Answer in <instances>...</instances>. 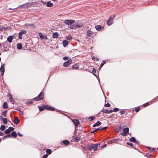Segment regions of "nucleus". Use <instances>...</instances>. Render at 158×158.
Returning <instances> with one entry per match:
<instances>
[{
	"label": "nucleus",
	"mask_w": 158,
	"mask_h": 158,
	"mask_svg": "<svg viewBox=\"0 0 158 158\" xmlns=\"http://www.w3.org/2000/svg\"><path fill=\"white\" fill-rule=\"evenodd\" d=\"M35 5V3L34 2H27L24 4L20 6L15 8H9V9L10 10H15L17 9L19 7H21L24 8H30L31 7H33Z\"/></svg>",
	"instance_id": "obj_1"
},
{
	"label": "nucleus",
	"mask_w": 158,
	"mask_h": 158,
	"mask_svg": "<svg viewBox=\"0 0 158 158\" xmlns=\"http://www.w3.org/2000/svg\"><path fill=\"white\" fill-rule=\"evenodd\" d=\"M98 145V144H94L90 145L88 147L89 150H93L94 151H95L97 150V148Z\"/></svg>",
	"instance_id": "obj_2"
},
{
	"label": "nucleus",
	"mask_w": 158,
	"mask_h": 158,
	"mask_svg": "<svg viewBox=\"0 0 158 158\" xmlns=\"http://www.w3.org/2000/svg\"><path fill=\"white\" fill-rule=\"evenodd\" d=\"M44 98V92H41L40 94L37 97L34 98L33 100L34 101H38L43 100Z\"/></svg>",
	"instance_id": "obj_3"
},
{
	"label": "nucleus",
	"mask_w": 158,
	"mask_h": 158,
	"mask_svg": "<svg viewBox=\"0 0 158 158\" xmlns=\"http://www.w3.org/2000/svg\"><path fill=\"white\" fill-rule=\"evenodd\" d=\"M75 22V21L74 20L66 19L64 21V24L68 25H71Z\"/></svg>",
	"instance_id": "obj_4"
},
{
	"label": "nucleus",
	"mask_w": 158,
	"mask_h": 158,
	"mask_svg": "<svg viewBox=\"0 0 158 158\" xmlns=\"http://www.w3.org/2000/svg\"><path fill=\"white\" fill-rule=\"evenodd\" d=\"M115 15H114L113 17L110 16V17L109 19L107 21V24L108 26H110L112 24V22H113V20L112 19L114 18L115 17Z\"/></svg>",
	"instance_id": "obj_5"
},
{
	"label": "nucleus",
	"mask_w": 158,
	"mask_h": 158,
	"mask_svg": "<svg viewBox=\"0 0 158 158\" xmlns=\"http://www.w3.org/2000/svg\"><path fill=\"white\" fill-rule=\"evenodd\" d=\"M72 60L71 59H69L64 63L63 64V66L64 67H67L68 65L71 64L72 63Z\"/></svg>",
	"instance_id": "obj_6"
},
{
	"label": "nucleus",
	"mask_w": 158,
	"mask_h": 158,
	"mask_svg": "<svg viewBox=\"0 0 158 158\" xmlns=\"http://www.w3.org/2000/svg\"><path fill=\"white\" fill-rule=\"evenodd\" d=\"M24 26L26 28H28L29 27H31L35 28V24H27L25 25Z\"/></svg>",
	"instance_id": "obj_7"
},
{
	"label": "nucleus",
	"mask_w": 158,
	"mask_h": 158,
	"mask_svg": "<svg viewBox=\"0 0 158 158\" xmlns=\"http://www.w3.org/2000/svg\"><path fill=\"white\" fill-rule=\"evenodd\" d=\"M0 71L2 73V75H3L5 72L4 65L3 64L1 65L0 68Z\"/></svg>",
	"instance_id": "obj_8"
},
{
	"label": "nucleus",
	"mask_w": 158,
	"mask_h": 158,
	"mask_svg": "<svg viewBox=\"0 0 158 158\" xmlns=\"http://www.w3.org/2000/svg\"><path fill=\"white\" fill-rule=\"evenodd\" d=\"M130 141L132 142L135 143L137 144H138L139 143V141H137L135 138L134 137H131L130 139Z\"/></svg>",
	"instance_id": "obj_9"
},
{
	"label": "nucleus",
	"mask_w": 158,
	"mask_h": 158,
	"mask_svg": "<svg viewBox=\"0 0 158 158\" xmlns=\"http://www.w3.org/2000/svg\"><path fill=\"white\" fill-rule=\"evenodd\" d=\"M45 109L51 111H54L55 109V108L53 107L48 106L47 105L45 106Z\"/></svg>",
	"instance_id": "obj_10"
},
{
	"label": "nucleus",
	"mask_w": 158,
	"mask_h": 158,
	"mask_svg": "<svg viewBox=\"0 0 158 158\" xmlns=\"http://www.w3.org/2000/svg\"><path fill=\"white\" fill-rule=\"evenodd\" d=\"M101 111L105 113L109 114L113 112V110H107L106 109L102 110Z\"/></svg>",
	"instance_id": "obj_11"
},
{
	"label": "nucleus",
	"mask_w": 158,
	"mask_h": 158,
	"mask_svg": "<svg viewBox=\"0 0 158 158\" xmlns=\"http://www.w3.org/2000/svg\"><path fill=\"white\" fill-rule=\"evenodd\" d=\"M73 122L76 127H77L79 123V121L77 119H73Z\"/></svg>",
	"instance_id": "obj_12"
},
{
	"label": "nucleus",
	"mask_w": 158,
	"mask_h": 158,
	"mask_svg": "<svg viewBox=\"0 0 158 158\" xmlns=\"http://www.w3.org/2000/svg\"><path fill=\"white\" fill-rule=\"evenodd\" d=\"M39 35L40 38L43 39H46L47 40L48 39V37L47 36L44 35H42V34L41 33H39Z\"/></svg>",
	"instance_id": "obj_13"
},
{
	"label": "nucleus",
	"mask_w": 158,
	"mask_h": 158,
	"mask_svg": "<svg viewBox=\"0 0 158 158\" xmlns=\"http://www.w3.org/2000/svg\"><path fill=\"white\" fill-rule=\"evenodd\" d=\"M20 122V120L18 119L17 117H15L14 120V123L16 125L18 124Z\"/></svg>",
	"instance_id": "obj_14"
},
{
	"label": "nucleus",
	"mask_w": 158,
	"mask_h": 158,
	"mask_svg": "<svg viewBox=\"0 0 158 158\" xmlns=\"http://www.w3.org/2000/svg\"><path fill=\"white\" fill-rule=\"evenodd\" d=\"M10 135V136H11L12 137H14L15 138L17 136V134L15 131H14L12 132Z\"/></svg>",
	"instance_id": "obj_15"
},
{
	"label": "nucleus",
	"mask_w": 158,
	"mask_h": 158,
	"mask_svg": "<svg viewBox=\"0 0 158 158\" xmlns=\"http://www.w3.org/2000/svg\"><path fill=\"white\" fill-rule=\"evenodd\" d=\"M13 40V36L10 35L7 38V40L9 43H11Z\"/></svg>",
	"instance_id": "obj_16"
},
{
	"label": "nucleus",
	"mask_w": 158,
	"mask_h": 158,
	"mask_svg": "<svg viewBox=\"0 0 158 158\" xmlns=\"http://www.w3.org/2000/svg\"><path fill=\"white\" fill-rule=\"evenodd\" d=\"M53 4L52 3H51L50 1L46 3V6L49 7H52L53 6Z\"/></svg>",
	"instance_id": "obj_17"
},
{
	"label": "nucleus",
	"mask_w": 158,
	"mask_h": 158,
	"mask_svg": "<svg viewBox=\"0 0 158 158\" xmlns=\"http://www.w3.org/2000/svg\"><path fill=\"white\" fill-rule=\"evenodd\" d=\"M52 37L54 38H57L58 37V34L57 32H56L53 33Z\"/></svg>",
	"instance_id": "obj_18"
},
{
	"label": "nucleus",
	"mask_w": 158,
	"mask_h": 158,
	"mask_svg": "<svg viewBox=\"0 0 158 158\" xmlns=\"http://www.w3.org/2000/svg\"><path fill=\"white\" fill-rule=\"evenodd\" d=\"M63 44L64 47H65L68 44V42L66 40H64L63 42Z\"/></svg>",
	"instance_id": "obj_19"
},
{
	"label": "nucleus",
	"mask_w": 158,
	"mask_h": 158,
	"mask_svg": "<svg viewBox=\"0 0 158 158\" xmlns=\"http://www.w3.org/2000/svg\"><path fill=\"white\" fill-rule=\"evenodd\" d=\"M101 123L100 121H98L96 123L94 124L93 126V127H95L96 126H99L101 124Z\"/></svg>",
	"instance_id": "obj_20"
},
{
	"label": "nucleus",
	"mask_w": 158,
	"mask_h": 158,
	"mask_svg": "<svg viewBox=\"0 0 158 158\" xmlns=\"http://www.w3.org/2000/svg\"><path fill=\"white\" fill-rule=\"evenodd\" d=\"M93 34V33L92 31L90 30H88L87 31V35L88 36H90L91 35Z\"/></svg>",
	"instance_id": "obj_21"
},
{
	"label": "nucleus",
	"mask_w": 158,
	"mask_h": 158,
	"mask_svg": "<svg viewBox=\"0 0 158 158\" xmlns=\"http://www.w3.org/2000/svg\"><path fill=\"white\" fill-rule=\"evenodd\" d=\"M76 29L77 28H81L82 27H83V25L81 24H76Z\"/></svg>",
	"instance_id": "obj_22"
},
{
	"label": "nucleus",
	"mask_w": 158,
	"mask_h": 158,
	"mask_svg": "<svg viewBox=\"0 0 158 158\" xmlns=\"http://www.w3.org/2000/svg\"><path fill=\"white\" fill-rule=\"evenodd\" d=\"M70 29H76V25L75 24H73L70 25V27H69Z\"/></svg>",
	"instance_id": "obj_23"
},
{
	"label": "nucleus",
	"mask_w": 158,
	"mask_h": 158,
	"mask_svg": "<svg viewBox=\"0 0 158 158\" xmlns=\"http://www.w3.org/2000/svg\"><path fill=\"white\" fill-rule=\"evenodd\" d=\"M63 143L65 145H68L69 143V141L68 140H64L63 141Z\"/></svg>",
	"instance_id": "obj_24"
},
{
	"label": "nucleus",
	"mask_w": 158,
	"mask_h": 158,
	"mask_svg": "<svg viewBox=\"0 0 158 158\" xmlns=\"http://www.w3.org/2000/svg\"><path fill=\"white\" fill-rule=\"evenodd\" d=\"M129 128L128 127H126V128H125L123 129V131L125 132V133H129Z\"/></svg>",
	"instance_id": "obj_25"
},
{
	"label": "nucleus",
	"mask_w": 158,
	"mask_h": 158,
	"mask_svg": "<svg viewBox=\"0 0 158 158\" xmlns=\"http://www.w3.org/2000/svg\"><path fill=\"white\" fill-rule=\"evenodd\" d=\"M8 107V106L6 102H4L3 105V108L4 109H7Z\"/></svg>",
	"instance_id": "obj_26"
},
{
	"label": "nucleus",
	"mask_w": 158,
	"mask_h": 158,
	"mask_svg": "<svg viewBox=\"0 0 158 158\" xmlns=\"http://www.w3.org/2000/svg\"><path fill=\"white\" fill-rule=\"evenodd\" d=\"M96 29L98 31H100L102 27L100 25H96L95 26Z\"/></svg>",
	"instance_id": "obj_27"
},
{
	"label": "nucleus",
	"mask_w": 158,
	"mask_h": 158,
	"mask_svg": "<svg viewBox=\"0 0 158 158\" xmlns=\"http://www.w3.org/2000/svg\"><path fill=\"white\" fill-rule=\"evenodd\" d=\"M79 68V66L77 64H75L72 66V68L73 69H77Z\"/></svg>",
	"instance_id": "obj_28"
},
{
	"label": "nucleus",
	"mask_w": 158,
	"mask_h": 158,
	"mask_svg": "<svg viewBox=\"0 0 158 158\" xmlns=\"http://www.w3.org/2000/svg\"><path fill=\"white\" fill-rule=\"evenodd\" d=\"M6 128V127L4 125H2L1 126L0 129L2 131H3Z\"/></svg>",
	"instance_id": "obj_29"
},
{
	"label": "nucleus",
	"mask_w": 158,
	"mask_h": 158,
	"mask_svg": "<svg viewBox=\"0 0 158 158\" xmlns=\"http://www.w3.org/2000/svg\"><path fill=\"white\" fill-rule=\"evenodd\" d=\"M22 48V45L20 43H19L17 44V48L19 49H20Z\"/></svg>",
	"instance_id": "obj_30"
},
{
	"label": "nucleus",
	"mask_w": 158,
	"mask_h": 158,
	"mask_svg": "<svg viewBox=\"0 0 158 158\" xmlns=\"http://www.w3.org/2000/svg\"><path fill=\"white\" fill-rule=\"evenodd\" d=\"M74 139L77 142L79 141L81 139L79 137H74Z\"/></svg>",
	"instance_id": "obj_31"
},
{
	"label": "nucleus",
	"mask_w": 158,
	"mask_h": 158,
	"mask_svg": "<svg viewBox=\"0 0 158 158\" xmlns=\"http://www.w3.org/2000/svg\"><path fill=\"white\" fill-rule=\"evenodd\" d=\"M46 152L48 154H50L52 153V150L49 149H48L46 150Z\"/></svg>",
	"instance_id": "obj_32"
},
{
	"label": "nucleus",
	"mask_w": 158,
	"mask_h": 158,
	"mask_svg": "<svg viewBox=\"0 0 158 158\" xmlns=\"http://www.w3.org/2000/svg\"><path fill=\"white\" fill-rule=\"evenodd\" d=\"M5 133L6 134H9L10 132V131L8 129L4 131Z\"/></svg>",
	"instance_id": "obj_33"
},
{
	"label": "nucleus",
	"mask_w": 158,
	"mask_h": 158,
	"mask_svg": "<svg viewBox=\"0 0 158 158\" xmlns=\"http://www.w3.org/2000/svg\"><path fill=\"white\" fill-rule=\"evenodd\" d=\"M11 98H10V101L11 102L14 104L15 103V101H14V99L11 96H10Z\"/></svg>",
	"instance_id": "obj_34"
},
{
	"label": "nucleus",
	"mask_w": 158,
	"mask_h": 158,
	"mask_svg": "<svg viewBox=\"0 0 158 158\" xmlns=\"http://www.w3.org/2000/svg\"><path fill=\"white\" fill-rule=\"evenodd\" d=\"M39 109L40 111H42L45 109V106H44L40 107H39Z\"/></svg>",
	"instance_id": "obj_35"
},
{
	"label": "nucleus",
	"mask_w": 158,
	"mask_h": 158,
	"mask_svg": "<svg viewBox=\"0 0 158 158\" xmlns=\"http://www.w3.org/2000/svg\"><path fill=\"white\" fill-rule=\"evenodd\" d=\"M23 34L21 32H19V38L20 39H22Z\"/></svg>",
	"instance_id": "obj_36"
},
{
	"label": "nucleus",
	"mask_w": 158,
	"mask_h": 158,
	"mask_svg": "<svg viewBox=\"0 0 158 158\" xmlns=\"http://www.w3.org/2000/svg\"><path fill=\"white\" fill-rule=\"evenodd\" d=\"M72 39V37L69 35H68V36L66 38V39L68 40H70Z\"/></svg>",
	"instance_id": "obj_37"
},
{
	"label": "nucleus",
	"mask_w": 158,
	"mask_h": 158,
	"mask_svg": "<svg viewBox=\"0 0 158 158\" xmlns=\"http://www.w3.org/2000/svg\"><path fill=\"white\" fill-rule=\"evenodd\" d=\"M4 124H6L7 123V119L6 118H4L2 120Z\"/></svg>",
	"instance_id": "obj_38"
},
{
	"label": "nucleus",
	"mask_w": 158,
	"mask_h": 158,
	"mask_svg": "<svg viewBox=\"0 0 158 158\" xmlns=\"http://www.w3.org/2000/svg\"><path fill=\"white\" fill-rule=\"evenodd\" d=\"M33 102L31 101H27L26 102V103L27 104H32Z\"/></svg>",
	"instance_id": "obj_39"
},
{
	"label": "nucleus",
	"mask_w": 158,
	"mask_h": 158,
	"mask_svg": "<svg viewBox=\"0 0 158 158\" xmlns=\"http://www.w3.org/2000/svg\"><path fill=\"white\" fill-rule=\"evenodd\" d=\"M103 63H101V64L100 67L99 68V70H100L101 69L102 67L104 65V64L105 63V61L103 60Z\"/></svg>",
	"instance_id": "obj_40"
},
{
	"label": "nucleus",
	"mask_w": 158,
	"mask_h": 158,
	"mask_svg": "<svg viewBox=\"0 0 158 158\" xmlns=\"http://www.w3.org/2000/svg\"><path fill=\"white\" fill-rule=\"evenodd\" d=\"M7 113V110H5L4 111L2 112V114L3 115L4 117L6 116V113Z\"/></svg>",
	"instance_id": "obj_41"
},
{
	"label": "nucleus",
	"mask_w": 158,
	"mask_h": 158,
	"mask_svg": "<svg viewBox=\"0 0 158 158\" xmlns=\"http://www.w3.org/2000/svg\"><path fill=\"white\" fill-rule=\"evenodd\" d=\"M7 42L6 41L5 42H4L3 43H2V44H1V45H2L3 46V48H5L6 47V43H7Z\"/></svg>",
	"instance_id": "obj_42"
},
{
	"label": "nucleus",
	"mask_w": 158,
	"mask_h": 158,
	"mask_svg": "<svg viewBox=\"0 0 158 158\" xmlns=\"http://www.w3.org/2000/svg\"><path fill=\"white\" fill-rule=\"evenodd\" d=\"M20 32H21L23 35L27 33V31L26 30H22Z\"/></svg>",
	"instance_id": "obj_43"
},
{
	"label": "nucleus",
	"mask_w": 158,
	"mask_h": 158,
	"mask_svg": "<svg viewBox=\"0 0 158 158\" xmlns=\"http://www.w3.org/2000/svg\"><path fill=\"white\" fill-rule=\"evenodd\" d=\"M8 129H9L10 132L13 131L14 130V128L12 127H10L8 128Z\"/></svg>",
	"instance_id": "obj_44"
},
{
	"label": "nucleus",
	"mask_w": 158,
	"mask_h": 158,
	"mask_svg": "<svg viewBox=\"0 0 158 158\" xmlns=\"http://www.w3.org/2000/svg\"><path fill=\"white\" fill-rule=\"evenodd\" d=\"M127 144L128 145H129V146H131V147H133V144L131 143H128V142H127Z\"/></svg>",
	"instance_id": "obj_45"
},
{
	"label": "nucleus",
	"mask_w": 158,
	"mask_h": 158,
	"mask_svg": "<svg viewBox=\"0 0 158 158\" xmlns=\"http://www.w3.org/2000/svg\"><path fill=\"white\" fill-rule=\"evenodd\" d=\"M125 111L123 110H121L119 112L120 113L121 115H122L125 113Z\"/></svg>",
	"instance_id": "obj_46"
},
{
	"label": "nucleus",
	"mask_w": 158,
	"mask_h": 158,
	"mask_svg": "<svg viewBox=\"0 0 158 158\" xmlns=\"http://www.w3.org/2000/svg\"><path fill=\"white\" fill-rule=\"evenodd\" d=\"M127 133H126L125 132H122L120 133V135H122L125 136L127 135Z\"/></svg>",
	"instance_id": "obj_47"
},
{
	"label": "nucleus",
	"mask_w": 158,
	"mask_h": 158,
	"mask_svg": "<svg viewBox=\"0 0 158 158\" xmlns=\"http://www.w3.org/2000/svg\"><path fill=\"white\" fill-rule=\"evenodd\" d=\"M92 59L93 60L95 59L97 61H98L99 60V59L98 58H96L94 56H92Z\"/></svg>",
	"instance_id": "obj_48"
},
{
	"label": "nucleus",
	"mask_w": 158,
	"mask_h": 158,
	"mask_svg": "<svg viewBox=\"0 0 158 158\" xmlns=\"http://www.w3.org/2000/svg\"><path fill=\"white\" fill-rule=\"evenodd\" d=\"M100 130H101V127H98V128L95 129L94 131L96 132V131H97Z\"/></svg>",
	"instance_id": "obj_49"
},
{
	"label": "nucleus",
	"mask_w": 158,
	"mask_h": 158,
	"mask_svg": "<svg viewBox=\"0 0 158 158\" xmlns=\"http://www.w3.org/2000/svg\"><path fill=\"white\" fill-rule=\"evenodd\" d=\"M95 118V117L90 116L89 117V118L90 119V121H92Z\"/></svg>",
	"instance_id": "obj_50"
},
{
	"label": "nucleus",
	"mask_w": 158,
	"mask_h": 158,
	"mask_svg": "<svg viewBox=\"0 0 158 158\" xmlns=\"http://www.w3.org/2000/svg\"><path fill=\"white\" fill-rule=\"evenodd\" d=\"M119 110L118 108H114L113 110V111H114V112H116L117 111H118Z\"/></svg>",
	"instance_id": "obj_51"
},
{
	"label": "nucleus",
	"mask_w": 158,
	"mask_h": 158,
	"mask_svg": "<svg viewBox=\"0 0 158 158\" xmlns=\"http://www.w3.org/2000/svg\"><path fill=\"white\" fill-rule=\"evenodd\" d=\"M115 140V139H114V140H110V141L109 142H108V143H109V144H111V143H114V140Z\"/></svg>",
	"instance_id": "obj_52"
},
{
	"label": "nucleus",
	"mask_w": 158,
	"mask_h": 158,
	"mask_svg": "<svg viewBox=\"0 0 158 158\" xmlns=\"http://www.w3.org/2000/svg\"><path fill=\"white\" fill-rule=\"evenodd\" d=\"M110 103H107V104H106L105 105V106H106V107H110Z\"/></svg>",
	"instance_id": "obj_53"
},
{
	"label": "nucleus",
	"mask_w": 158,
	"mask_h": 158,
	"mask_svg": "<svg viewBox=\"0 0 158 158\" xmlns=\"http://www.w3.org/2000/svg\"><path fill=\"white\" fill-rule=\"evenodd\" d=\"M63 59L64 60H66L68 59V57L67 56L63 57Z\"/></svg>",
	"instance_id": "obj_54"
},
{
	"label": "nucleus",
	"mask_w": 158,
	"mask_h": 158,
	"mask_svg": "<svg viewBox=\"0 0 158 158\" xmlns=\"http://www.w3.org/2000/svg\"><path fill=\"white\" fill-rule=\"evenodd\" d=\"M140 107H138L135 109V111L136 112H137L138 111H139L140 110Z\"/></svg>",
	"instance_id": "obj_55"
},
{
	"label": "nucleus",
	"mask_w": 158,
	"mask_h": 158,
	"mask_svg": "<svg viewBox=\"0 0 158 158\" xmlns=\"http://www.w3.org/2000/svg\"><path fill=\"white\" fill-rule=\"evenodd\" d=\"M96 70L95 69L93 68V69L92 72L93 73H95L96 72Z\"/></svg>",
	"instance_id": "obj_56"
},
{
	"label": "nucleus",
	"mask_w": 158,
	"mask_h": 158,
	"mask_svg": "<svg viewBox=\"0 0 158 158\" xmlns=\"http://www.w3.org/2000/svg\"><path fill=\"white\" fill-rule=\"evenodd\" d=\"M108 128V127H104L102 128L101 127V130H104V129H106Z\"/></svg>",
	"instance_id": "obj_57"
},
{
	"label": "nucleus",
	"mask_w": 158,
	"mask_h": 158,
	"mask_svg": "<svg viewBox=\"0 0 158 158\" xmlns=\"http://www.w3.org/2000/svg\"><path fill=\"white\" fill-rule=\"evenodd\" d=\"M149 104V103L148 102H147L146 103H145L144 104V106H147Z\"/></svg>",
	"instance_id": "obj_58"
},
{
	"label": "nucleus",
	"mask_w": 158,
	"mask_h": 158,
	"mask_svg": "<svg viewBox=\"0 0 158 158\" xmlns=\"http://www.w3.org/2000/svg\"><path fill=\"white\" fill-rule=\"evenodd\" d=\"M17 134L19 136H23V135L22 134H21V133L20 132H18L17 133Z\"/></svg>",
	"instance_id": "obj_59"
},
{
	"label": "nucleus",
	"mask_w": 158,
	"mask_h": 158,
	"mask_svg": "<svg viewBox=\"0 0 158 158\" xmlns=\"http://www.w3.org/2000/svg\"><path fill=\"white\" fill-rule=\"evenodd\" d=\"M48 156V155L47 154L44 155L43 156V158H47Z\"/></svg>",
	"instance_id": "obj_60"
},
{
	"label": "nucleus",
	"mask_w": 158,
	"mask_h": 158,
	"mask_svg": "<svg viewBox=\"0 0 158 158\" xmlns=\"http://www.w3.org/2000/svg\"><path fill=\"white\" fill-rule=\"evenodd\" d=\"M41 2L43 3L44 5H45L46 4V2H44L43 0H41Z\"/></svg>",
	"instance_id": "obj_61"
},
{
	"label": "nucleus",
	"mask_w": 158,
	"mask_h": 158,
	"mask_svg": "<svg viewBox=\"0 0 158 158\" xmlns=\"http://www.w3.org/2000/svg\"><path fill=\"white\" fill-rule=\"evenodd\" d=\"M4 135V133H3L2 132H1L0 131V135L3 136V135Z\"/></svg>",
	"instance_id": "obj_62"
},
{
	"label": "nucleus",
	"mask_w": 158,
	"mask_h": 158,
	"mask_svg": "<svg viewBox=\"0 0 158 158\" xmlns=\"http://www.w3.org/2000/svg\"><path fill=\"white\" fill-rule=\"evenodd\" d=\"M10 135H7L5 136L4 137V138H6V137H10Z\"/></svg>",
	"instance_id": "obj_63"
},
{
	"label": "nucleus",
	"mask_w": 158,
	"mask_h": 158,
	"mask_svg": "<svg viewBox=\"0 0 158 158\" xmlns=\"http://www.w3.org/2000/svg\"><path fill=\"white\" fill-rule=\"evenodd\" d=\"M3 118L2 116H1L0 117V119H1L2 120L3 119V118Z\"/></svg>",
	"instance_id": "obj_64"
}]
</instances>
